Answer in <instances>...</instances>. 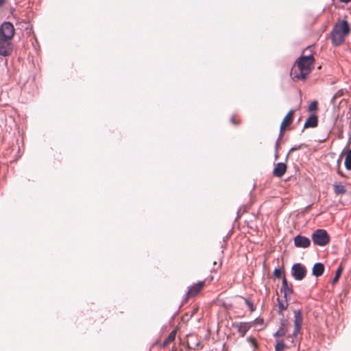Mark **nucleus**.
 <instances>
[{
    "label": "nucleus",
    "instance_id": "obj_11",
    "mask_svg": "<svg viewBox=\"0 0 351 351\" xmlns=\"http://www.w3.org/2000/svg\"><path fill=\"white\" fill-rule=\"evenodd\" d=\"M286 170V165L282 162H279L275 166L273 171V174L276 177L281 178L285 173Z\"/></svg>",
    "mask_w": 351,
    "mask_h": 351
},
{
    "label": "nucleus",
    "instance_id": "obj_7",
    "mask_svg": "<svg viewBox=\"0 0 351 351\" xmlns=\"http://www.w3.org/2000/svg\"><path fill=\"white\" fill-rule=\"evenodd\" d=\"M12 51L11 40L0 38V56H8Z\"/></svg>",
    "mask_w": 351,
    "mask_h": 351
},
{
    "label": "nucleus",
    "instance_id": "obj_33",
    "mask_svg": "<svg viewBox=\"0 0 351 351\" xmlns=\"http://www.w3.org/2000/svg\"><path fill=\"white\" fill-rule=\"evenodd\" d=\"M338 174L340 175L341 176H344L343 174L340 171H338Z\"/></svg>",
    "mask_w": 351,
    "mask_h": 351
},
{
    "label": "nucleus",
    "instance_id": "obj_19",
    "mask_svg": "<svg viewBox=\"0 0 351 351\" xmlns=\"http://www.w3.org/2000/svg\"><path fill=\"white\" fill-rule=\"evenodd\" d=\"M175 339H176V328L173 329V330L169 334V337L162 343L161 346L163 348L166 347L169 343L173 341Z\"/></svg>",
    "mask_w": 351,
    "mask_h": 351
},
{
    "label": "nucleus",
    "instance_id": "obj_29",
    "mask_svg": "<svg viewBox=\"0 0 351 351\" xmlns=\"http://www.w3.org/2000/svg\"><path fill=\"white\" fill-rule=\"evenodd\" d=\"M275 148H276V157H277V155H278V141H276V143Z\"/></svg>",
    "mask_w": 351,
    "mask_h": 351
},
{
    "label": "nucleus",
    "instance_id": "obj_24",
    "mask_svg": "<svg viewBox=\"0 0 351 351\" xmlns=\"http://www.w3.org/2000/svg\"><path fill=\"white\" fill-rule=\"evenodd\" d=\"M282 271L280 269H275L274 271V275L276 278H280L282 276Z\"/></svg>",
    "mask_w": 351,
    "mask_h": 351
},
{
    "label": "nucleus",
    "instance_id": "obj_8",
    "mask_svg": "<svg viewBox=\"0 0 351 351\" xmlns=\"http://www.w3.org/2000/svg\"><path fill=\"white\" fill-rule=\"evenodd\" d=\"M294 244L298 247H308L311 241L310 239L306 237L298 235L294 238Z\"/></svg>",
    "mask_w": 351,
    "mask_h": 351
},
{
    "label": "nucleus",
    "instance_id": "obj_1",
    "mask_svg": "<svg viewBox=\"0 0 351 351\" xmlns=\"http://www.w3.org/2000/svg\"><path fill=\"white\" fill-rule=\"evenodd\" d=\"M314 61L315 59L311 54L298 58L291 73L292 78L297 80H305L311 71Z\"/></svg>",
    "mask_w": 351,
    "mask_h": 351
},
{
    "label": "nucleus",
    "instance_id": "obj_23",
    "mask_svg": "<svg viewBox=\"0 0 351 351\" xmlns=\"http://www.w3.org/2000/svg\"><path fill=\"white\" fill-rule=\"evenodd\" d=\"M317 109V102L316 101H312L308 106L309 111H315Z\"/></svg>",
    "mask_w": 351,
    "mask_h": 351
},
{
    "label": "nucleus",
    "instance_id": "obj_32",
    "mask_svg": "<svg viewBox=\"0 0 351 351\" xmlns=\"http://www.w3.org/2000/svg\"><path fill=\"white\" fill-rule=\"evenodd\" d=\"M339 1L341 2H343V3H348V2L351 1V0H339Z\"/></svg>",
    "mask_w": 351,
    "mask_h": 351
},
{
    "label": "nucleus",
    "instance_id": "obj_4",
    "mask_svg": "<svg viewBox=\"0 0 351 351\" xmlns=\"http://www.w3.org/2000/svg\"><path fill=\"white\" fill-rule=\"evenodd\" d=\"M302 313L300 310H296L294 311V330L292 335H289L287 336V339H291V342L294 343V339L297 337V335L300 333L301 330V326L302 324Z\"/></svg>",
    "mask_w": 351,
    "mask_h": 351
},
{
    "label": "nucleus",
    "instance_id": "obj_6",
    "mask_svg": "<svg viewBox=\"0 0 351 351\" xmlns=\"http://www.w3.org/2000/svg\"><path fill=\"white\" fill-rule=\"evenodd\" d=\"M291 274L296 280H302L306 274V269L300 263H295L292 266Z\"/></svg>",
    "mask_w": 351,
    "mask_h": 351
},
{
    "label": "nucleus",
    "instance_id": "obj_25",
    "mask_svg": "<svg viewBox=\"0 0 351 351\" xmlns=\"http://www.w3.org/2000/svg\"><path fill=\"white\" fill-rule=\"evenodd\" d=\"M254 324H260V325H263V319H256L254 321Z\"/></svg>",
    "mask_w": 351,
    "mask_h": 351
},
{
    "label": "nucleus",
    "instance_id": "obj_3",
    "mask_svg": "<svg viewBox=\"0 0 351 351\" xmlns=\"http://www.w3.org/2000/svg\"><path fill=\"white\" fill-rule=\"evenodd\" d=\"M205 286V281H199L197 283L189 287V289L187 292L186 293V295L184 298H183L182 301V305H183L188 299L193 298L195 296H197L200 291L203 289V288Z\"/></svg>",
    "mask_w": 351,
    "mask_h": 351
},
{
    "label": "nucleus",
    "instance_id": "obj_22",
    "mask_svg": "<svg viewBox=\"0 0 351 351\" xmlns=\"http://www.w3.org/2000/svg\"><path fill=\"white\" fill-rule=\"evenodd\" d=\"M342 270H343L342 267L339 266V268L336 271L335 276L334 277V278L332 280V284H335L336 282H337V281L339 280V278L341 274Z\"/></svg>",
    "mask_w": 351,
    "mask_h": 351
},
{
    "label": "nucleus",
    "instance_id": "obj_12",
    "mask_svg": "<svg viewBox=\"0 0 351 351\" xmlns=\"http://www.w3.org/2000/svg\"><path fill=\"white\" fill-rule=\"evenodd\" d=\"M252 323L251 322H241L238 324L236 327L237 328L238 332L240 334L241 337H244L246 332L250 330L252 327Z\"/></svg>",
    "mask_w": 351,
    "mask_h": 351
},
{
    "label": "nucleus",
    "instance_id": "obj_15",
    "mask_svg": "<svg viewBox=\"0 0 351 351\" xmlns=\"http://www.w3.org/2000/svg\"><path fill=\"white\" fill-rule=\"evenodd\" d=\"M280 291L284 293V296L286 299L293 292L292 288L291 286L288 285L287 280L285 277L283 278Z\"/></svg>",
    "mask_w": 351,
    "mask_h": 351
},
{
    "label": "nucleus",
    "instance_id": "obj_14",
    "mask_svg": "<svg viewBox=\"0 0 351 351\" xmlns=\"http://www.w3.org/2000/svg\"><path fill=\"white\" fill-rule=\"evenodd\" d=\"M293 114V110H291L284 117L280 125V131L285 130V128L292 123Z\"/></svg>",
    "mask_w": 351,
    "mask_h": 351
},
{
    "label": "nucleus",
    "instance_id": "obj_16",
    "mask_svg": "<svg viewBox=\"0 0 351 351\" xmlns=\"http://www.w3.org/2000/svg\"><path fill=\"white\" fill-rule=\"evenodd\" d=\"M317 117L315 114L311 115L304 123V128H315L317 125Z\"/></svg>",
    "mask_w": 351,
    "mask_h": 351
},
{
    "label": "nucleus",
    "instance_id": "obj_5",
    "mask_svg": "<svg viewBox=\"0 0 351 351\" xmlns=\"http://www.w3.org/2000/svg\"><path fill=\"white\" fill-rule=\"evenodd\" d=\"M14 27L10 22H3L0 25V38L11 40L14 34Z\"/></svg>",
    "mask_w": 351,
    "mask_h": 351
},
{
    "label": "nucleus",
    "instance_id": "obj_34",
    "mask_svg": "<svg viewBox=\"0 0 351 351\" xmlns=\"http://www.w3.org/2000/svg\"><path fill=\"white\" fill-rule=\"evenodd\" d=\"M231 122H232V123H235L234 118V117H232V118L231 119Z\"/></svg>",
    "mask_w": 351,
    "mask_h": 351
},
{
    "label": "nucleus",
    "instance_id": "obj_17",
    "mask_svg": "<svg viewBox=\"0 0 351 351\" xmlns=\"http://www.w3.org/2000/svg\"><path fill=\"white\" fill-rule=\"evenodd\" d=\"M324 271V266L321 263H315L313 267V275L319 277L322 276Z\"/></svg>",
    "mask_w": 351,
    "mask_h": 351
},
{
    "label": "nucleus",
    "instance_id": "obj_26",
    "mask_svg": "<svg viewBox=\"0 0 351 351\" xmlns=\"http://www.w3.org/2000/svg\"><path fill=\"white\" fill-rule=\"evenodd\" d=\"M246 303H247V306H249V308H250V310L252 311H254L253 304L249 300H246Z\"/></svg>",
    "mask_w": 351,
    "mask_h": 351
},
{
    "label": "nucleus",
    "instance_id": "obj_31",
    "mask_svg": "<svg viewBox=\"0 0 351 351\" xmlns=\"http://www.w3.org/2000/svg\"><path fill=\"white\" fill-rule=\"evenodd\" d=\"M5 3V0H0V7H1Z\"/></svg>",
    "mask_w": 351,
    "mask_h": 351
},
{
    "label": "nucleus",
    "instance_id": "obj_9",
    "mask_svg": "<svg viewBox=\"0 0 351 351\" xmlns=\"http://www.w3.org/2000/svg\"><path fill=\"white\" fill-rule=\"evenodd\" d=\"M289 331V324L287 320H282L279 329L274 334L276 338L286 335Z\"/></svg>",
    "mask_w": 351,
    "mask_h": 351
},
{
    "label": "nucleus",
    "instance_id": "obj_20",
    "mask_svg": "<svg viewBox=\"0 0 351 351\" xmlns=\"http://www.w3.org/2000/svg\"><path fill=\"white\" fill-rule=\"evenodd\" d=\"M345 167L348 170L351 169V149H348L346 152V158L344 162Z\"/></svg>",
    "mask_w": 351,
    "mask_h": 351
},
{
    "label": "nucleus",
    "instance_id": "obj_18",
    "mask_svg": "<svg viewBox=\"0 0 351 351\" xmlns=\"http://www.w3.org/2000/svg\"><path fill=\"white\" fill-rule=\"evenodd\" d=\"M333 187L334 191L337 195H343L346 193V187L340 182H335Z\"/></svg>",
    "mask_w": 351,
    "mask_h": 351
},
{
    "label": "nucleus",
    "instance_id": "obj_30",
    "mask_svg": "<svg viewBox=\"0 0 351 351\" xmlns=\"http://www.w3.org/2000/svg\"><path fill=\"white\" fill-rule=\"evenodd\" d=\"M300 148V146L295 147H292V148L290 149V152H293V151L297 150V149H299Z\"/></svg>",
    "mask_w": 351,
    "mask_h": 351
},
{
    "label": "nucleus",
    "instance_id": "obj_13",
    "mask_svg": "<svg viewBox=\"0 0 351 351\" xmlns=\"http://www.w3.org/2000/svg\"><path fill=\"white\" fill-rule=\"evenodd\" d=\"M334 29L346 36L349 32L348 23L346 21H342L335 26Z\"/></svg>",
    "mask_w": 351,
    "mask_h": 351
},
{
    "label": "nucleus",
    "instance_id": "obj_28",
    "mask_svg": "<svg viewBox=\"0 0 351 351\" xmlns=\"http://www.w3.org/2000/svg\"><path fill=\"white\" fill-rule=\"evenodd\" d=\"M247 340L251 342L254 346H255V340L254 338L250 337L247 338Z\"/></svg>",
    "mask_w": 351,
    "mask_h": 351
},
{
    "label": "nucleus",
    "instance_id": "obj_21",
    "mask_svg": "<svg viewBox=\"0 0 351 351\" xmlns=\"http://www.w3.org/2000/svg\"><path fill=\"white\" fill-rule=\"evenodd\" d=\"M285 348V343L283 340L276 339L275 346L276 351H284Z\"/></svg>",
    "mask_w": 351,
    "mask_h": 351
},
{
    "label": "nucleus",
    "instance_id": "obj_27",
    "mask_svg": "<svg viewBox=\"0 0 351 351\" xmlns=\"http://www.w3.org/2000/svg\"><path fill=\"white\" fill-rule=\"evenodd\" d=\"M186 317H187L186 319L184 317L182 318L183 322L187 321L189 318H191L192 317V314H191L189 316L186 314Z\"/></svg>",
    "mask_w": 351,
    "mask_h": 351
},
{
    "label": "nucleus",
    "instance_id": "obj_10",
    "mask_svg": "<svg viewBox=\"0 0 351 351\" xmlns=\"http://www.w3.org/2000/svg\"><path fill=\"white\" fill-rule=\"evenodd\" d=\"M345 36H346L344 34L337 32V30L334 29L331 33L332 41V43L335 45H341L343 42Z\"/></svg>",
    "mask_w": 351,
    "mask_h": 351
},
{
    "label": "nucleus",
    "instance_id": "obj_2",
    "mask_svg": "<svg viewBox=\"0 0 351 351\" xmlns=\"http://www.w3.org/2000/svg\"><path fill=\"white\" fill-rule=\"evenodd\" d=\"M312 240L314 244L324 246L329 243L330 237L326 230L318 229L312 234Z\"/></svg>",
    "mask_w": 351,
    "mask_h": 351
}]
</instances>
